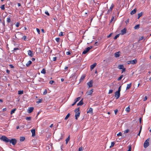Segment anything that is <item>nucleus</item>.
<instances>
[{"mask_svg":"<svg viewBox=\"0 0 151 151\" xmlns=\"http://www.w3.org/2000/svg\"><path fill=\"white\" fill-rule=\"evenodd\" d=\"M19 24H20V23H19V22H17L16 23V26L17 27H19Z\"/></svg>","mask_w":151,"mask_h":151,"instance_id":"obj_49","label":"nucleus"},{"mask_svg":"<svg viewBox=\"0 0 151 151\" xmlns=\"http://www.w3.org/2000/svg\"><path fill=\"white\" fill-rule=\"evenodd\" d=\"M93 83V81L92 80H91L89 82L87 83V84L88 85L89 88L93 86L92 83Z\"/></svg>","mask_w":151,"mask_h":151,"instance_id":"obj_11","label":"nucleus"},{"mask_svg":"<svg viewBox=\"0 0 151 151\" xmlns=\"http://www.w3.org/2000/svg\"><path fill=\"white\" fill-rule=\"evenodd\" d=\"M4 6V5H3L1 6L0 8L1 9L4 10L5 9Z\"/></svg>","mask_w":151,"mask_h":151,"instance_id":"obj_40","label":"nucleus"},{"mask_svg":"<svg viewBox=\"0 0 151 151\" xmlns=\"http://www.w3.org/2000/svg\"><path fill=\"white\" fill-rule=\"evenodd\" d=\"M92 46H90L87 47L83 52V54H85L87 53L92 48Z\"/></svg>","mask_w":151,"mask_h":151,"instance_id":"obj_5","label":"nucleus"},{"mask_svg":"<svg viewBox=\"0 0 151 151\" xmlns=\"http://www.w3.org/2000/svg\"><path fill=\"white\" fill-rule=\"evenodd\" d=\"M42 73L45 74L46 73V70L45 68L42 69V70L41 71Z\"/></svg>","mask_w":151,"mask_h":151,"instance_id":"obj_32","label":"nucleus"},{"mask_svg":"<svg viewBox=\"0 0 151 151\" xmlns=\"http://www.w3.org/2000/svg\"><path fill=\"white\" fill-rule=\"evenodd\" d=\"M28 55L31 57H32L34 55L33 52L31 50H29L28 51Z\"/></svg>","mask_w":151,"mask_h":151,"instance_id":"obj_8","label":"nucleus"},{"mask_svg":"<svg viewBox=\"0 0 151 151\" xmlns=\"http://www.w3.org/2000/svg\"><path fill=\"white\" fill-rule=\"evenodd\" d=\"M70 115V113H68L67 114V115H66V117H65V119H64L65 120H67L68 118V117H69Z\"/></svg>","mask_w":151,"mask_h":151,"instance_id":"obj_29","label":"nucleus"},{"mask_svg":"<svg viewBox=\"0 0 151 151\" xmlns=\"http://www.w3.org/2000/svg\"><path fill=\"white\" fill-rule=\"evenodd\" d=\"M16 109L15 108L12 110L10 112V114H13L14 113L15 111L16 110Z\"/></svg>","mask_w":151,"mask_h":151,"instance_id":"obj_28","label":"nucleus"},{"mask_svg":"<svg viewBox=\"0 0 151 151\" xmlns=\"http://www.w3.org/2000/svg\"><path fill=\"white\" fill-rule=\"evenodd\" d=\"M120 92L116 91L115 93V97L116 99H118L120 96Z\"/></svg>","mask_w":151,"mask_h":151,"instance_id":"obj_6","label":"nucleus"},{"mask_svg":"<svg viewBox=\"0 0 151 151\" xmlns=\"http://www.w3.org/2000/svg\"><path fill=\"white\" fill-rule=\"evenodd\" d=\"M118 112V110L117 109H116L114 110V113L115 114H116Z\"/></svg>","mask_w":151,"mask_h":151,"instance_id":"obj_53","label":"nucleus"},{"mask_svg":"<svg viewBox=\"0 0 151 151\" xmlns=\"http://www.w3.org/2000/svg\"><path fill=\"white\" fill-rule=\"evenodd\" d=\"M137 10L136 9H135L131 11L130 13V14L131 15H132L134 14L136 12Z\"/></svg>","mask_w":151,"mask_h":151,"instance_id":"obj_20","label":"nucleus"},{"mask_svg":"<svg viewBox=\"0 0 151 151\" xmlns=\"http://www.w3.org/2000/svg\"><path fill=\"white\" fill-rule=\"evenodd\" d=\"M121 86L119 87L118 88V90L117 91H118V92H120V91L121 90Z\"/></svg>","mask_w":151,"mask_h":151,"instance_id":"obj_44","label":"nucleus"},{"mask_svg":"<svg viewBox=\"0 0 151 151\" xmlns=\"http://www.w3.org/2000/svg\"><path fill=\"white\" fill-rule=\"evenodd\" d=\"M75 119L77 120L78 119V118L80 116V112L79 108L78 107L75 110Z\"/></svg>","mask_w":151,"mask_h":151,"instance_id":"obj_1","label":"nucleus"},{"mask_svg":"<svg viewBox=\"0 0 151 151\" xmlns=\"http://www.w3.org/2000/svg\"><path fill=\"white\" fill-rule=\"evenodd\" d=\"M129 131V130L128 129H127L126 130H125L124 131V133H128Z\"/></svg>","mask_w":151,"mask_h":151,"instance_id":"obj_47","label":"nucleus"},{"mask_svg":"<svg viewBox=\"0 0 151 151\" xmlns=\"http://www.w3.org/2000/svg\"><path fill=\"white\" fill-rule=\"evenodd\" d=\"M31 132L32 134V136L34 137L35 136V129H32L31 130Z\"/></svg>","mask_w":151,"mask_h":151,"instance_id":"obj_18","label":"nucleus"},{"mask_svg":"<svg viewBox=\"0 0 151 151\" xmlns=\"http://www.w3.org/2000/svg\"><path fill=\"white\" fill-rule=\"evenodd\" d=\"M149 139H147L144 144V147L145 148L147 147L149 145Z\"/></svg>","mask_w":151,"mask_h":151,"instance_id":"obj_3","label":"nucleus"},{"mask_svg":"<svg viewBox=\"0 0 151 151\" xmlns=\"http://www.w3.org/2000/svg\"><path fill=\"white\" fill-rule=\"evenodd\" d=\"M85 75H82L81 76V78L80 80V81H83V79H84V78H85Z\"/></svg>","mask_w":151,"mask_h":151,"instance_id":"obj_24","label":"nucleus"},{"mask_svg":"<svg viewBox=\"0 0 151 151\" xmlns=\"http://www.w3.org/2000/svg\"><path fill=\"white\" fill-rule=\"evenodd\" d=\"M70 135H69L68 136V138H66V139L65 140L66 144H67L68 143V141L70 140Z\"/></svg>","mask_w":151,"mask_h":151,"instance_id":"obj_23","label":"nucleus"},{"mask_svg":"<svg viewBox=\"0 0 151 151\" xmlns=\"http://www.w3.org/2000/svg\"><path fill=\"white\" fill-rule=\"evenodd\" d=\"M87 113H93V109L92 108L90 107L88 109V110L87 111Z\"/></svg>","mask_w":151,"mask_h":151,"instance_id":"obj_19","label":"nucleus"},{"mask_svg":"<svg viewBox=\"0 0 151 151\" xmlns=\"http://www.w3.org/2000/svg\"><path fill=\"white\" fill-rule=\"evenodd\" d=\"M131 85H132L131 83H130L129 84H127V87L126 88V90H127L129 89L131 87Z\"/></svg>","mask_w":151,"mask_h":151,"instance_id":"obj_22","label":"nucleus"},{"mask_svg":"<svg viewBox=\"0 0 151 151\" xmlns=\"http://www.w3.org/2000/svg\"><path fill=\"white\" fill-rule=\"evenodd\" d=\"M55 40L57 42H59L60 41V39L59 38H55Z\"/></svg>","mask_w":151,"mask_h":151,"instance_id":"obj_41","label":"nucleus"},{"mask_svg":"<svg viewBox=\"0 0 151 151\" xmlns=\"http://www.w3.org/2000/svg\"><path fill=\"white\" fill-rule=\"evenodd\" d=\"M57 57H54L53 58L52 60L53 61H55L57 59Z\"/></svg>","mask_w":151,"mask_h":151,"instance_id":"obj_51","label":"nucleus"},{"mask_svg":"<svg viewBox=\"0 0 151 151\" xmlns=\"http://www.w3.org/2000/svg\"><path fill=\"white\" fill-rule=\"evenodd\" d=\"M130 108L129 107V106H128L127 107L125 111L127 112H129L130 111Z\"/></svg>","mask_w":151,"mask_h":151,"instance_id":"obj_26","label":"nucleus"},{"mask_svg":"<svg viewBox=\"0 0 151 151\" xmlns=\"http://www.w3.org/2000/svg\"><path fill=\"white\" fill-rule=\"evenodd\" d=\"M122 133L121 132H119V133L117 134V135L118 136H121L122 135Z\"/></svg>","mask_w":151,"mask_h":151,"instance_id":"obj_46","label":"nucleus"},{"mask_svg":"<svg viewBox=\"0 0 151 151\" xmlns=\"http://www.w3.org/2000/svg\"><path fill=\"white\" fill-rule=\"evenodd\" d=\"M129 19H128L126 21V24H127L128 23H129Z\"/></svg>","mask_w":151,"mask_h":151,"instance_id":"obj_60","label":"nucleus"},{"mask_svg":"<svg viewBox=\"0 0 151 151\" xmlns=\"http://www.w3.org/2000/svg\"><path fill=\"white\" fill-rule=\"evenodd\" d=\"M123 75H121L118 78V79L117 80L118 81H120V80H121L122 78H123Z\"/></svg>","mask_w":151,"mask_h":151,"instance_id":"obj_35","label":"nucleus"},{"mask_svg":"<svg viewBox=\"0 0 151 151\" xmlns=\"http://www.w3.org/2000/svg\"><path fill=\"white\" fill-rule=\"evenodd\" d=\"M142 12H141L139 13L138 14V17L137 18L138 19H139V18L142 16Z\"/></svg>","mask_w":151,"mask_h":151,"instance_id":"obj_30","label":"nucleus"},{"mask_svg":"<svg viewBox=\"0 0 151 151\" xmlns=\"http://www.w3.org/2000/svg\"><path fill=\"white\" fill-rule=\"evenodd\" d=\"M115 144V143L114 142H111V145L110 146V147H113Z\"/></svg>","mask_w":151,"mask_h":151,"instance_id":"obj_36","label":"nucleus"},{"mask_svg":"<svg viewBox=\"0 0 151 151\" xmlns=\"http://www.w3.org/2000/svg\"><path fill=\"white\" fill-rule=\"evenodd\" d=\"M119 34H117L114 37V40L116 39L119 36Z\"/></svg>","mask_w":151,"mask_h":151,"instance_id":"obj_38","label":"nucleus"},{"mask_svg":"<svg viewBox=\"0 0 151 151\" xmlns=\"http://www.w3.org/2000/svg\"><path fill=\"white\" fill-rule=\"evenodd\" d=\"M36 30L37 31V32L39 34H40V30H39V29L38 28H37L36 29Z\"/></svg>","mask_w":151,"mask_h":151,"instance_id":"obj_55","label":"nucleus"},{"mask_svg":"<svg viewBox=\"0 0 151 151\" xmlns=\"http://www.w3.org/2000/svg\"><path fill=\"white\" fill-rule=\"evenodd\" d=\"M26 120H30L31 119V117H26Z\"/></svg>","mask_w":151,"mask_h":151,"instance_id":"obj_42","label":"nucleus"},{"mask_svg":"<svg viewBox=\"0 0 151 151\" xmlns=\"http://www.w3.org/2000/svg\"><path fill=\"white\" fill-rule=\"evenodd\" d=\"M25 139V137H20V141L21 142H22L24 141Z\"/></svg>","mask_w":151,"mask_h":151,"instance_id":"obj_27","label":"nucleus"},{"mask_svg":"<svg viewBox=\"0 0 151 151\" xmlns=\"http://www.w3.org/2000/svg\"><path fill=\"white\" fill-rule=\"evenodd\" d=\"M127 29L126 28H124L121 31V33L122 35H124L126 33Z\"/></svg>","mask_w":151,"mask_h":151,"instance_id":"obj_12","label":"nucleus"},{"mask_svg":"<svg viewBox=\"0 0 151 151\" xmlns=\"http://www.w3.org/2000/svg\"><path fill=\"white\" fill-rule=\"evenodd\" d=\"M114 4H111L110 7V8L109 9V10H108L107 11V14H109V13L112 10L113 8L114 7Z\"/></svg>","mask_w":151,"mask_h":151,"instance_id":"obj_13","label":"nucleus"},{"mask_svg":"<svg viewBox=\"0 0 151 151\" xmlns=\"http://www.w3.org/2000/svg\"><path fill=\"white\" fill-rule=\"evenodd\" d=\"M93 92V89H91L90 90H89V91H88L86 92V94H87V95L88 96V95H91V94Z\"/></svg>","mask_w":151,"mask_h":151,"instance_id":"obj_9","label":"nucleus"},{"mask_svg":"<svg viewBox=\"0 0 151 151\" xmlns=\"http://www.w3.org/2000/svg\"><path fill=\"white\" fill-rule=\"evenodd\" d=\"M114 17H112V18L111 19V21H110V22H112V21H113V20L114 19Z\"/></svg>","mask_w":151,"mask_h":151,"instance_id":"obj_61","label":"nucleus"},{"mask_svg":"<svg viewBox=\"0 0 151 151\" xmlns=\"http://www.w3.org/2000/svg\"><path fill=\"white\" fill-rule=\"evenodd\" d=\"M9 142L11 143L13 145H15L17 143V140L15 139H12L9 140Z\"/></svg>","mask_w":151,"mask_h":151,"instance_id":"obj_4","label":"nucleus"},{"mask_svg":"<svg viewBox=\"0 0 151 151\" xmlns=\"http://www.w3.org/2000/svg\"><path fill=\"white\" fill-rule=\"evenodd\" d=\"M23 93V91H18V94L19 95H21Z\"/></svg>","mask_w":151,"mask_h":151,"instance_id":"obj_33","label":"nucleus"},{"mask_svg":"<svg viewBox=\"0 0 151 151\" xmlns=\"http://www.w3.org/2000/svg\"><path fill=\"white\" fill-rule=\"evenodd\" d=\"M54 81H50V82H49V83L51 84H53V83H54Z\"/></svg>","mask_w":151,"mask_h":151,"instance_id":"obj_50","label":"nucleus"},{"mask_svg":"<svg viewBox=\"0 0 151 151\" xmlns=\"http://www.w3.org/2000/svg\"><path fill=\"white\" fill-rule=\"evenodd\" d=\"M129 62H130V63L132 64H136L137 62V60L136 59H135L134 60L129 61Z\"/></svg>","mask_w":151,"mask_h":151,"instance_id":"obj_10","label":"nucleus"},{"mask_svg":"<svg viewBox=\"0 0 151 151\" xmlns=\"http://www.w3.org/2000/svg\"><path fill=\"white\" fill-rule=\"evenodd\" d=\"M111 35H112V33H111L107 37H108V38L110 37H111Z\"/></svg>","mask_w":151,"mask_h":151,"instance_id":"obj_62","label":"nucleus"},{"mask_svg":"<svg viewBox=\"0 0 151 151\" xmlns=\"http://www.w3.org/2000/svg\"><path fill=\"white\" fill-rule=\"evenodd\" d=\"M10 66L11 68H14V66L12 65H10Z\"/></svg>","mask_w":151,"mask_h":151,"instance_id":"obj_64","label":"nucleus"},{"mask_svg":"<svg viewBox=\"0 0 151 151\" xmlns=\"http://www.w3.org/2000/svg\"><path fill=\"white\" fill-rule=\"evenodd\" d=\"M42 101V99H38V101L36 102V103L38 104H39L40 103H41Z\"/></svg>","mask_w":151,"mask_h":151,"instance_id":"obj_34","label":"nucleus"},{"mask_svg":"<svg viewBox=\"0 0 151 151\" xmlns=\"http://www.w3.org/2000/svg\"><path fill=\"white\" fill-rule=\"evenodd\" d=\"M32 63V62L30 61L29 60L28 62L26 64V66L27 67L29 66Z\"/></svg>","mask_w":151,"mask_h":151,"instance_id":"obj_21","label":"nucleus"},{"mask_svg":"<svg viewBox=\"0 0 151 151\" xmlns=\"http://www.w3.org/2000/svg\"><path fill=\"white\" fill-rule=\"evenodd\" d=\"M83 99H82L77 104V105L78 106H82L83 104Z\"/></svg>","mask_w":151,"mask_h":151,"instance_id":"obj_15","label":"nucleus"},{"mask_svg":"<svg viewBox=\"0 0 151 151\" xmlns=\"http://www.w3.org/2000/svg\"><path fill=\"white\" fill-rule=\"evenodd\" d=\"M47 93V90L46 89H45L43 93V94L44 95H45Z\"/></svg>","mask_w":151,"mask_h":151,"instance_id":"obj_39","label":"nucleus"},{"mask_svg":"<svg viewBox=\"0 0 151 151\" xmlns=\"http://www.w3.org/2000/svg\"><path fill=\"white\" fill-rule=\"evenodd\" d=\"M113 92V90H109V94Z\"/></svg>","mask_w":151,"mask_h":151,"instance_id":"obj_48","label":"nucleus"},{"mask_svg":"<svg viewBox=\"0 0 151 151\" xmlns=\"http://www.w3.org/2000/svg\"><path fill=\"white\" fill-rule=\"evenodd\" d=\"M147 97L146 96H145V98H144V99L143 101H145L146 100H147Z\"/></svg>","mask_w":151,"mask_h":151,"instance_id":"obj_56","label":"nucleus"},{"mask_svg":"<svg viewBox=\"0 0 151 151\" xmlns=\"http://www.w3.org/2000/svg\"><path fill=\"white\" fill-rule=\"evenodd\" d=\"M83 149L82 147H80L79 148V151H82Z\"/></svg>","mask_w":151,"mask_h":151,"instance_id":"obj_57","label":"nucleus"},{"mask_svg":"<svg viewBox=\"0 0 151 151\" xmlns=\"http://www.w3.org/2000/svg\"><path fill=\"white\" fill-rule=\"evenodd\" d=\"M0 139L1 140L4 141L6 142H9L10 140V139H9L6 137L5 136H2L0 138Z\"/></svg>","mask_w":151,"mask_h":151,"instance_id":"obj_2","label":"nucleus"},{"mask_svg":"<svg viewBox=\"0 0 151 151\" xmlns=\"http://www.w3.org/2000/svg\"><path fill=\"white\" fill-rule=\"evenodd\" d=\"M124 66L123 65H120L118 66V68L119 69H122L124 68Z\"/></svg>","mask_w":151,"mask_h":151,"instance_id":"obj_25","label":"nucleus"},{"mask_svg":"<svg viewBox=\"0 0 151 151\" xmlns=\"http://www.w3.org/2000/svg\"><path fill=\"white\" fill-rule=\"evenodd\" d=\"M59 35L60 36H63V33L62 32H61L59 34Z\"/></svg>","mask_w":151,"mask_h":151,"instance_id":"obj_54","label":"nucleus"},{"mask_svg":"<svg viewBox=\"0 0 151 151\" xmlns=\"http://www.w3.org/2000/svg\"><path fill=\"white\" fill-rule=\"evenodd\" d=\"M45 13L48 16H49L50 15V14H49V13H48V12L47 11H45Z\"/></svg>","mask_w":151,"mask_h":151,"instance_id":"obj_52","label":"nucleus"},{"mask_svg":"<svg viewBox=\"0 0 151 151\" xmlns=\"http://www.w3.org/2000/svg\"><path fill=\"white\" fill-rule=\"evenodd\" d=\"M142 128V126H141L140 127V130L139 131V132L138 134H137V135H138L139 136L140 135V133L141 131Z\"/></svg>","mask_w":151,"mask_h":151,"instance_id":"obj_43","label":"nucleus"},{"mask_svg":"<svg viewBox=\"0 0 151 151\" xmlns=\"http://www.w3.org/2000/svg\"><path fill=\"white\" fill-rule=\"evenodd\" d=\"M120 51H118L117 52H116L114 54V57L116 58H118L120 56Z\"/></svg>","mask_w":151,"mask_h":151,"instance_id":"obj_14","label":"nucleus"},{"mask_svg":"<svg viewBox=\"0 0 151 151\" xmlns=\"http://www.w3.org/2000/svg\"><path fill=\"white\" fill-rule=\"evenodd\" d=\"M66 54L67 55H70V52H66Z\"/></svg>","mask_w":151,"mask_h":151,"instance_id":"obj_63","label":"nucleus"},{"mask_svg":"<svg viewBox=\"0 0 151 151\" xmlns=\"http://www.w3.org/2000/svg\"><path fill=\"white\" fill-rule=\"evenodd\" d=\"M140 25L139 24H137L134 27V29H138L139 28Z\"/></svg>","mask_w":151,"mask_h":151,"instance_id":"obj_31","label":"nucleus"},{"mask_svg":"<svg viewBox=\"0 0 151 151\" xmlns=\"http://www.w3.org/2000/svg\"><path fill=\"white\" fill-rule=\"evenodd\" d=\"M131 145H129V147L128 149V150L127 151H131Z\"/></svg>","mask_w":151,"mask_h":151,"instance_id":"obj_45","label":"nucleus"},{"mask_svg":"<svg viewBox=\"0 0 151 151\" xmlns=\"http://www.w3.org/2000/svg\"><path fill=\"white\" fill-rule=\"evenodd\" d=\"M81 99V97H79L77 98L76 99H75L74 102L73 104H72V106H73L74 105H75L76 104V103L77 101H79Z\"/></svg>","mask_w":151,"mask_h":151,"instance_id":"obj_7","label":"nucleus"},{"mask_svg":"<svg viewBox=\"0 0 151 151\" xmlns=\"http://www.w3.org/2000/svg\"><path fill=\"white\" fill-rule=\"evenodd\" d=\"M6 72L8 74L10 73V71L9 70H6Z\"/></svg>","mask_w":151,"mask_h":151,"instance_id":"obj_58","label":"nucleus"},{"mask_svg":"<svg viewBox=\"0 0 151 151\" xmlns=\"http://www.w3.org/2000/svg\"><path fill=\"white\" fill-rule=\"evenodd\" d=\"M122 73H123L124 72H125L126 70V69L125 68H123V69H122Z\"/></svg>","mask_w":151,"mask_h":151,"instance_id":"obj_59","label":"nucleus"},{"mask_svg":"<svg viewBox=\"0 0 151 151\" xmlns=\"http://www.w3.org/2000/svg\"><path fill=\"white\" fill-rule=\"evenodd\" d=\"M96 63H95L93 64V65H91L90 66V69L91 70H93L94 68L96 66Z\"/></svg>","mask_w":151,"mask_h":151,"instance_id":"obj_17","label":"nucleus"},{"mask_svg":"<svg viewBox=\"0 0 151 151\" xmlns=\"http://www.w3.org/2000/svg\"><path fill=\"white\" fill-rule=\"evenodd\" d=\"M7 22L8 23H9V22H11V19H10V18L9 17L7 18Z\"/></svg>","mask_w":151,"mask_h":151,"instance_id":"obj_37","label":"nucleus"},{"mask_svg":"<svg viewBox=\"0 0 151 151\" xmlns=\"http://www.w3.org/2000/svg\"><path fill=\"white\" fill-rule=\"evenodd\" d=\"M33 107H30L29 108V109L28 110L27 112L29 113H31L33 110Z\"/></svg>","mask_w":151,"mask_h":151,"instance_id":"obj_16","label":"nucleus"}]
</instances>
